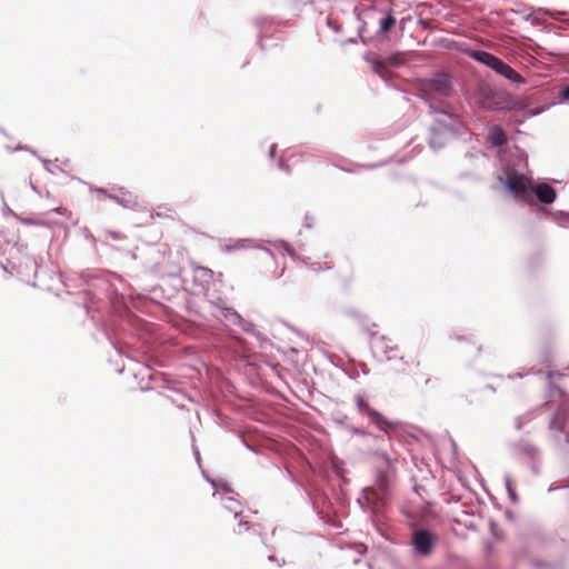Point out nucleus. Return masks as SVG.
I'll use <instances>...</instances> for the list:
<instances>
[{
	"label": "nucleus",
	"instance_id": "f257e3e1",
	"mask_svg": "<svg viewBox=\"0 0 569 569\" xmlns=\"http://www.w3.org/2000/svg\"><path fill=\"white\" fill-rule=\"evenodd\" d=\"M375 463V485L363 489V497L368 505L378 509L386 503L391 496V487L396 476V459L383 450L372 452Z\"/></svg>",
	"mask_w": 569,
	"mask_h": 569
},
{
	"label": "nucleus",
	"instance_id": "f03ea898",
	"mask_svg": "<svg viewBox=\"0 0 569 569\" xmlns=\"http://www.w3.org/2000/svg\"><path fill=\"white\" fill-rule=\"evenodd\" d=\"M498 181L515 197H522L531 192L543 204H551L557 198V192L551 186L543 182L533 184L530 176L511 166L507 168L505 174L498 176Z\"/></svg>",
	"mask_w": 569,
	"mask_h": 569
},
{
	"label": "nucleus",
	"instance_id": "7ed1b4c3",
	"mask_svg": "<svg viewBox=\"0 0 569 569\" xmlns=\"http://www.w3.org/2000/svg\"><path fill=\"white\" fill-rule=\"evenodd\" d=\"M560 403L552 413L548 423V440L560 451H566L569 446V398L559 390Z\"/></svg>",
	"mask_w": 569,
	"mask_h": 569
},
{
	"label": "nucleus",
	"instance_id": "20e7f679",
	"mask_svg": "<svg viewBox=\"0 0 569 569\" xmlns=\"http://www.w3.org/2000/svg\"><path fill=\"white\" fill-rule=\"evenodd\" d=\"M478 104L489 111H507L515 108L513 98L506 91L482 84L477 91Z\"/></svg>",
	"mask_w": 569,
	"mask_h": 569
},
{
	"label": "nucleus",
	"instance_id": "39448f33",
	"mask_svg": "<svg viewBox=\"0 0 569 569\" xmlns=\"http://www.w3.org/2000/svg\"><path fill=\"white\" fill-rule=\"evenodd\" d=\"M468 54L473 60L487 66L488 68L492 69L498 74L505 77L511 82H523L522 77L515 69H512L509 64L505 63L501 59L491 54L490 52L482 50H470Z\"/></svg>",
	"mask_w": 569,
	"mask_h": 569
},
{
	"label": "nucleus",
	"instance_id": "423d86ee",
	"mask_svg": "<svg viewBox=\"0 0 569 569\" xmlns=\"http://www.w3.org/2000/svg\"><path fill=\"white\" fill-rule=\"evenodd\" d=\"M355 402L357 410L360 415L368 417L371 423L376 425L377 428L385 433H388L389 429H395L398 426L397 421L387 420L380 412L370 407L368 401L361 393L355 396Z\"/></svg>",
	"mask_w": 569,
	"mask_h": 569
},
{
	"label": "nucleus",
	"instance_id": "0eeeda50",
	"mask_svg": "<svg viewBox=\"0 0 569 569\" xmlns=\"http://www.w3.org/2000/svg\"><path fill=\"white\" fill-rule=\"evenodd\" d=\"M204 478L212 486V488L214 489V492H213V497H217L219 496L220 499L223 501V507L232 512L234 515V517H238V516H241L242 513V508H241V505L240 502H238L234 498L232 497H226L228 496L229 493L232 492V489L226 483V482H221V481H217L214 479H211L209 478L207 475H204Z\"/></svg>",
	"mask_w": 569,
	"mask_h": 569
},
{
	"label": "nucleus",
	"instance_id": "6e6552de",
	"mask_svg": "<svg viewBox=\"0 0 569 569\" xmlns=\"http://www.w3.org/2000/svg\"><path fill=\"white\" fill-rule=\"evenodd\" d=\"M515 452L531 462V470L535 475L540 472L541 450L529 440L521 439L513 445Z\"/></svg>",
	"mask_w": 569,
	"mask_h": 569
},
{
	"label": "nucleus",
	"instance_id": "1a4fd4ad",
	"mask_svg": "<svg viewBox=\"0 0 569 569\" xmlns=\"http://www.w3.org/2000/svg\"><path fill=\"white\" fill-rule=\"evenodd\" d=\"M211 315L227 323L239 325L242 327L244 331L249 332L253 329V326L251 323L244 321L239 313H237L233 309L228 308L222 303H212Z\"/></svg>",
	"mask_w": 569,
	"mask_h": 569
},
{
	"label": "nucleus",
	"instance_id": "9d476101",
	"mask_svg": "<svg viewBox=\"0 0 569 569\" xmlns=\"http://www.w3.org/2000/svg\"><path fill=\"white\" fill-rule=\"evenodd\" d=\"M437 536L426 529L415 530L412 533V546L415 553L427 557L432 552Z\"/></svg>",
	"mask_w": 569,
	"mask_h": 569
},
{
	"label": "nucleus",
	"instance_id": "9b49d317",
	"mask_svg": "<svg viewBox=\"0 0 569 569\" xmlns=\"http://www.w3.org/2000/svg\"><path fill=\"white\" fill-rule=\"evenodd\" d=\"M370 347L373 356L380 361L390 360L392 358L390 353L396 350V346L390 339L376 333L371 335Z\"/></svg>",
	"mask_w": 569,
	"mask_h": 569
},
{
	"label": "nucleus",
	"instance_id": "f8f14e48",
	"mask_svg": "<svg viewBox=\"0 0 569 569\" xmlns=\"http://www.w3.org/2000/svg\"><path fill=\"white\" fill-rule=\"evenodd\" d=\"M429 87L436 93L447 97L451 92V79L447 73H437L430 79Z\"/></svg>",
	"mask_w": 569,
	"mask_h": 569
},
{
	"label": "nucleus",
	"instance_id": "ddd939ff",
	"mask_svg": "<svg viewBox=\"0 0 569 569\" xmlns=\"http://www.w3.org/2000/svg\"><path fill=\"white\" fill-rule=\"evenodd\" d=\"M96 192L113 200L116 203L122 206L123 208H131L134 204H137V198L130 192H122L121 196H117L110 193L108 190L103 188H97Z\"/></svg>",
	"mask_w": 569,
	"mask_h": 569
},
{
	"label": "nucleus",
	"instance_id": "4468645a",
	"mask_svg": "<svg viewBox=\"0 0 569 569\" xmlns=\"http://www.w3.org/2000/svg\"><path fill=\"white\" fill-rule=\"evenodd\" d=\"M449 127L441 126L439 128H431L429 138V146L431 149L437 150L442 148L447 142Z\"/></svg>",
	"mask_w": 569,
	"mask_h": 569
},
{
	"label": "nucleus",
	"instance_id": "2eb2a0df",
	"mask_svg": "<svg viewBox=\"0 0 569 569\" xmlns=\"http://www.w3.org/2000/svg\"><path fill=\"white\" fill-rule=\"evenodd\" d=\"M247 248L259 249V250L263 251L266 254H268L269 257L274 258L273 251L271 249H268L267 247H262V246H258V244H252L251 241L246 240V239H239V240L234 241L232 244H228L226 247L227 251L240 250V249H247Z\"/></svg>",
	"mask_w": 569,
	"mask_h": 569
},
{
	"label": "nucleus",
	"instance_id": "dca6fc26",
	"mask_svg": "<svg viewBox=\"0 0 569 569\" xmlns=\"http://www.w3.org/2000/svg\"><path fill=\"white\" fill-rule=\"evenodd\" d=\"M488 141L493 147H500L506 143L507 137L499 126H493L489 130Z\"/></svg>",
	"mask_w": 569,
	"mask_h": 569
},
{
	"label": "nucleus",
	"instance_id": "f3484780",
	"mask_svg": "<svg viewBox=\"0 0 569 569\" xmlns=\"http://www.w3.org/2000/svg\"><path fill=\"white\" fill-rule=\"evenodd\" d=\"M194 274V281L199 282V284L204 288L210 280L212 279L213 272L212 270L204 268V267H196L193 270Z\"/></svg>",
	"mask_w": 569,
	"mask_h": 569
},
{
	"label": "nucleus",
	"instance_id": "a211bd4d",
	"mask_svg": "<svg viewBox=\"0 0 569 569\" xmlns=\"http://www.w3.org/2000/svg\"><path fill=\"white\" fill-rule=\"evenodd\" d=\"M537 417V411L535 409L528 410L525 413L516 417L515 419V428L520 431L525 428L526 425L530 423Z\"/></svg>",
	"mask_w": 569,
	"mask_h": 569
},
{
	"label": "nucleus",
	"instance_id": "6ab92c4d",
	"mask_svg": "<svg viewBox=\"0 0 569 569\" xmlns=\"http://www.w3.org/2000/svg\"><path fill=\"white\" fill-rule=\"evenodd\" d=\"M549 216L558 227L569 229V212L557 210L549 212Z\"/></svg>",
	"mask_w": 569,
	"mask_h": 569
},
{
	"label": "nucleus",
	"instance_id": "aec40b11",
	"mask_svg": "<svg viewBox=\"0 0 569 569\" xmlns=\"http://www.w3.org/2000/svg\"><path fill=\"white\" fill-rule=\"evenodd\" d=\"M276 250L282 252L283 254H288L292 260H298V256L296 252L289 247V244L282 240H278L273 243Z\"/></svg>",
	"mask_w": 569,
	"mask_h": 569
},
{
	"label": "nucleus",
	"instance_id": "412c9836",
	"mask_svg": "<svg viewBox=\"0 0 569 569\" xmlns=\"http://www.w3.org/2000/svg\"><path fill=\"white\" fill-rule=\"evenodd\" d=\"M396 23V18L392 12L389 11L388 14L380 21L379 31L381 33H387Z\"/></svg>",
	"mask_w": 569,
	"mask_h": 569
},
{
	"label": "nucleus",
	"instance_id": "4be33fe9",
	"mask_svg": "<svg viewBox=\"0 0 569 569\" xmlns=\"http://www.w3.org/2000/svg\"><path fill=\"white\" fill-rule=\"evenodd\" d=\"M503 480H505V486H506V489H507V492H508V496H509L510 500L513 503H516L518 501V496L516 493L515 488L512 487V479H511V477L509 475H505Z\"/></svg>",
	"mask_w": 569,
	"mask_h": 569
},
{
	"label": "nucleus",
	"instance_id": "5701e85b",
	"mask_svg": "<svg viewBox=\"0 0 569 569\" xmlns=\"http://www.w3.org/2000/svg\"><path fill=\"white\" fill-rule=\"evenodd\" d=\"M18 219L21 223L27 224V226H44V221H42V220H37V219H32V218H22V217H19Z\"/></svg>",
	"mask_w": 569,
	"mask_h": 569
},
{
	"label": "nucleus",
	"instance_id": "b1692460",
	"mask_svg": "<svg viewBox=\"0 0 569 569\" xmlns=\"http://www.w3.org/2000/svg\"><path fill=\"white\" fill-rule=\"evenodd\" d=\"M41 161H42V164H43L44 169L47 171H49L50 173H54L56 170L59 169V167L53 161H51V160L41 159Z\"/></svg>",
	"mask_w": 569,
	"mask_h": 569
},
{
	"label": "nucleus",
	"instance_id": "393cba45",
	"mask_svg": "<svg viewBox=\"0 0 569 569\" xmlns=\"http://www.w3.org/2000/svg\"><path fill=\"white\" fill-rule=\"evenodd\" d=\"M24 267H26L27 269H30V270H34V271H36L38 266H37L36 260H34L32 257H29V256H28V257H26V259H24Z\"/></svg>",
	"mask_w": 569,
	"mask_h": 569
},
{
	"label": "nucleus",
	"instance_id": "a878e982",
	"mask_svg": "<svg viewBox=\"0 0 569 569\" xmlns=\"http://www.w3.org/2000/svg\"><path fill=\"white\" fill-rule=\"evenodd\" d=\"M307 267L313 271H320V270H325V269H329L330 267L329 266H326V267H321V264L319 262H313V263H306Z\"/></svg>",
	"mask_w": 569,
	"mask_h": 569
},
{
	"label": "nucleus",
	"instance_id": "bb28decb",
	"mask_svg": "<svg viewBox=\"0 0 569 569\" xmlns=\"http://www.w3.org/2000/svg\"><path fill=\"white\" fill-rule=\"evenodd\" d=\"M238 527H239V529L237 530L238 533H241V532L250 529V527L248 526V522L244 521L243 519H240Z\"/></svg>",
	"mask_w": 569,
	"mask_h": 569
},
{
	"label": "nucleus",
	"instance_id": "cd10ccee",
	"mask_svg": "<svg viewBox=\"0 0 569 569\" xmlns=\"http://www.w3.org/2000/svg\"><path fill=\"white\" fill-rule=\"evenodd\" d=\"M328 26L332 28L336 32L341 31V24L333 22L332 20H328Z\"/></svg>",
	"mask_w": 569,
	"mask_h": 569
},
{
	"label": "nucleus",
	"instance_id": "c85d7f7f",
	"mask_svg": "<svg viewBox=\"0 0 569 569\" xmlns=\"http://www.w3.org/2000/svg\"><path fill=\"white\" fill-rule=\"evenodd\" d=\"M561 101H569V87L565 88L560 93Z\"/></svg>",
	"mask_w": 569,
	"mask_h": 569
},
{
	"label": "nucleus",
	"instance_id": "c756f323",
	"mask_svg": "<svg viewBox=\"0 0 569 569\" xmlns=\"http://www.w3.org/2000/svg\"><path fill=\"white\" fill-rule=\"evenodd\" d=\"M350 431L353 433V435H357V436H365L366 435V431L362 430V429H359V428H356V427H352L350 429Z\"/></svg>",
	"mask_w": 569,
	"mask_h": 569
},
{
	"label": "nucleus",
	"instance_id": "7c9ffc66",
	"mask_svg": "<svg viewBox=\"0 0 569 569\" xmlns=\"http://www.w3.org/2000/svg\"><path fill=\"white\" fill-rule=\"evenodd\" d=\"M279 168L286 172H290V169H289V166L284 163L283 160H279V163H278Z\"/></svg>",
	"mask_w": 569,
	"mask_h": 569
},
{
	"label": "nucleus",
	"instance_id": "2f4dec72",
	"mask_svg": "<svg viewBox=\"0 0 569 569\" xmlns=\"http://www.w3.org/2000/svg\"><path fill=\"white\" fill-rule=\"evenodd\" d=\"M276 148H277V146H276L274 143H273V144H271V147H270V151H269V156H270L271 158H273V157H274V154H276Z\"/></svg>",
	"mask_w": 569,
	"mask_h": 569
},
{
	"label": "nucleus",
	"instance_id": "473e14b6",
	"mask_svg": "<svg viewBox=\"0 0 569 569\" xmlns=\"http://www.w3.org/2000/svg\"><path fill=\"white\" fill-rule=\"evenodd\" d=\"M193 450H194L196 459L199 462V460H200V452H199L198 448H196V447L193 448Z\"/></svg>",
	"mask_w": 569,
	"mask_h": 569
},
{
	"label": "nucleus",
	"instance_id": "72a5a7b5",
	"mask_svg": "<svg viewBox=\"0 0 569 569\" xmlns=\"http://www.w3.org/2000/svg\"><path fill=\"white\" fill-rule=\"evenodd\" d=\"M568 486H561V487H550L548 489L549 492L553 491V490H557V489H561V488H567Z\"/></svg>",
	"mask_w": 569,
	"mask_h": 569
},
{
	"label": "nucleus",
	"instance_id": "f704fd0d",
	"mask_svg": "<svg viewBox=\"0 0 569 569\" xmlns=\"http://www.w3.org/2000/svg\"><path fill=\"white\" fill-rule=\"evenodd\" d=\"M363 30H365V23L359 27V30H358L359 34H361Z\"/></svg>",
	"mask_w": 569,
	"mask_h": 569
},
{
	"label": "nucleus",
	"instance_id": "c9c22d12",
	"mask_svg": "<svg viewBox=\"0 0 569 569\" xmlns=\"http://www.w3.org/2000/svg\"><path fill=\"white\" fill-rule=\"evenodd\" d=\"M31 189L34 191V192H38V187L34 186L33 183H31Z\"/></svg>",
	"mask_w": 569,
	"mask_h": 569
},
{
	"label": "nucleus",
	"instance_id": "e433bc0d",
	"mask_svg": "<svg viewBox=\"0 0 569 569\" xmlns=\"http://www.w3.org/2000/svg\"><path fill=\"white\" fill-rule=\"evenodd\" d=\"M356 16H357V19H358V20H361V14H360V12H359V11H357V10H356Z\"/></svg>",
	"mask_w": 569,
	"mask_h": 569
},
{
	"label": "nucleus",
	"instance_id": "4c0bfd02",
	"mask_svg": "<svg viewBox=\"0 0 569 569\" xmlns=\"http://www.w3.org/2000/svg\"><path fill=\"white\" fill-rule=\"evenodd\" d=\"M56 211L59 212V213H62V211H66V209L57 208Z\"/></svg>",
	"mask_w": 569,
	"mask_h": 569
},
{
	"label": "nucleus",
	"instance_id": "58836bf2",
	"mask_svg": "<svg viewBox=\"0 0 569 569\" xmlns=\"http://www.w3.org/2000/svg\"><path fill=\"white\" fill-rule=\"evenodd\" d=\"M366 168L372 169V168H376V164H368V166H366Z\"/></svg>",
	"mask_w": 569,
	"mask_h": 569
},
{
	"label": "nucleus",
	"instance_id": "ea45409f",
	"mask_svg": "<svg viewBox=\"0 0 569 569\" xmlns=\"http://www.w3.org/2000/svg\"><path fill=\"white\" fill-rule=\"evenodd\" d=\"M539 113V111H531L530 114L531 116H537Z\"/></svg>",
	"mask_w": 569,
	"mask_h": 569
},
{
	"label": "nucleus",
	"instance_id": "a19ab883",
	"mask_svg": "<svg viewBox=\"0 0 569 569\" xmlns=\"http://www.w3.org/2000/svg\"><path fill=\"white\" fill-rule=\"evenodd\" d=\"M269 560H270V561H274V560H276V557H274V556H269Z\"/></svg>",
	"mask_w": 569,
	"mask_h": 569
},
{
	"label": "nucleus",
	"instance_id": "79ce46f5",
	"mask_svg": "<svg viewBox=\"0 0 569 569\" xmlns=\"http://www.w3.org/2000/svg\"><path fill=\"white\" fill-rule=\"evenodd\" d=\"M306 227H307V228H311V223H310V221H307Z\"/></svg>",
	"mask_w": 569,
	"mask_h": 569
},
{
	"label": "nucleus",
	"instance_id": "37998d69",
	"mask_svg": "<svg viewBox=\"0 0 569 569\" xmlns=\"http://www.w3.org/2000/svg\"><path fill=\"white\" fill-rule=\"evenodd\" d=\"M110 234H111L114 239H117V238H118V237H117V234H116V232H110Z\"/></svg>",
	"mask_w": 569,
	"mask_h": 569
}]
</instances>
